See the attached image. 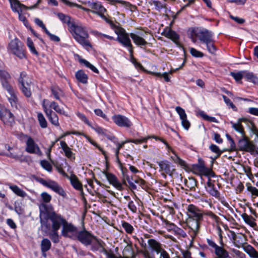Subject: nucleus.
Listing matches in <instances>:
<instances>
[{"mask_svg":"<svg viewBox=\"0 0 258 258\" xmlns=\"http://www.w3.org/2000/svg\"><path fill=\"white\" fill-rule=\"evenodd\" d=\"M202 32V28L192 27L189 29L188 35L191 41L196 43L199 42Z\"/></svg>","mask_w":258,"mask_h":258,"instance_id":"19","label":"nucleus"},{"mask_svg":"<svg viewBox=\"0 0 258 258\" xmlns=\"http://www.w3.org/2000/svg\"><path fill=\"white\" fill-rule=\"evenodd\" d=\"M110 2L112 4H114L115 3L121 4L124 5L125 7L130 8L131 10L133 8L136 9L137 7L136 6L133 5L130 2H126L122 0H107Z\"/></svg>","mask_w":258,"mask_h":258,"instance_id":"44","label":"nucleus"},{"mask_svg":"<svg viewBox=\"0 0 258 258\" xmlns=\"http://www.w3.org/2000/svg\"><path fill=\"white\" fill-rule=\"evenodd\" d=\"M198 184V181L196 179L195 177H190L188 178V179H184V184L185 185L189 188L190 189H192L195 188Z\"/></svg>","mask_w":258,"mask_h":258,"instance_id":"41","label":"nucleus"},{"mask_svg":"<svg viewBox=\"0 0 258 258\" xmlns=\"http://www.w3.org/2000/svg\"><path fill=\"white\" fill-rule=\"evenodd\" d=\"M49 236L50 239L54 243H58L59 242V236L58 233V230H51V232L48 231L45 233Z\"/></svg>","mask_w":258,"mask_h":258,"instance_id":"40","label":"nucleus"},{"mask_svg":"<svg viewBox=\"0 0 258 258\" xmlns=\"http://www.w3.org/2000/svg\"><path fill=\"white\" fill-rule=\"evenodd\" d=\"M55 15L63 24H67L69 31L72 28V26L76 24L74 19L69 15L60 12L55 13Z\"/></svg>","mask_w":258,"mask_h":258,"instance_id":"21","label":"nucleus"},{"mask_svg":"<svg viewBox=\"0 0 258 258\" xmlns=\"http://www.w3.org/2000/svg\"><path fill=\"white\" fill-rule=\"evenodd\" d=\"M131 62L134 65L135 67L138 69L142 71H145V69L143 65L140 62H138L135 57H132L130 59Z\"/></svg>","mask_w":258,"mask_h":258,"instance_id":"58","label":"nucleus"},{"mask_svg":"<svg viewBox=\"0 0 258 258\" xmlns=\"http://www.w3.org/2000/svg\"><path fill=\"white\" fill-rule=\"evenodd\" d=\"M199 173L205 175L208 177V178L210 177L214 176V172L212 171V169L206 167L204 169L202 170Z\"/></svg>","mask_w":258,"mask_h":258,"instance_id":"56","label":"nucleus"},{"mask_svg":"<svg viewBox=\"0 0 258 258\" xmlns=\"http://www.w3.org/2000/svg\"><path fill=\"white\" fill-rule=\"evenodd\" d=\"M49 107L50 108V109H53L57 113L59 114L63 115L67 117L68 116V113L62 108H60L58 104L55 101H53L51 102L49 104Z\"/></svg>","mask_w":258,"mask_h":258,"instance_id":"35","label":"nucleus"},{"mask_svg":"<svg viewBox=\"0 0 258 258\" xmlns=\"http://www.w3.org/2000/svg\"><path fill=\"white\" fill-rule=\"evenodd\" d=\"M117 28L118 29V31H115V33L117 35L116 41H118L123 46L125 47L130 46L132 44L130 37L131 38L133 42L137 46L143 49L145 51H146V46L147 45L152 46V43L147 42L143 37H142V36H143V33L137 32L136 33H130L128 34L124 28L120 27Z\"/></svg>","mask_w":258,"mask_h":258,"instance_id":"2","label":"nucleus"},{"mask_svg":"<svg viewBox=\"0 0 258 258\" xmlns=\"http://www.w3.org/2000/svg\"><path fill=\"white\" fill-rule=\"evenodd\" d=\"M175 110L179 115L180 119H181L183 118H185L187 116L185 111L184 109H183L180 106H176L175 107Z\"/></svg>","mask_w":258,"mask_h":258,"instance_id":"63","label":"nucleus"},{"mask_svg":"<svg viewBox=\"0 0 258 258\" xmlns=\"http://www.w3.org/2000/svg\"><path fill=\"white\" fill-rule=\"evenodd\" d=\"M242 217L244 221L250 226L253 227L256 225V223L254 222L255 219L251 216L244 213L242 215Z\"/></svg>","mask_w":258,"mask_h":258,"instance_id":"45","label":"nucleus"},{"mask_svg":"<svg viewBox=\"0 0 258 258\" xmlns=\"http://www.w3.org/2000/svg\"><path fill=\"white\" fill-rule=\"evenodd\" d=\"M41 251L43 256H46V252L48 251L51 247L50 241L48 238H43L40 244Z\"/></svg>","mask_w":258,"mask_h":258,"instance_id":"27","label":"nucleus"},{"mask_svg":"<svg viewBox=\"0 0 258 258\" xmlns=\"http://www.w3.org/2000/svg\"><path fill=\"white\" fill-rule=\"evenodd\" d=\"M245 254L239 250L230 248L227 251V258H244Z\"/></svg>","mask_w":258,"mask_h":258,"instance_id":"32","label":"nucleus"},{"mask_svg":"<svg viewBox=\"0 0 258 258\" xmlns=\"http://www.w3.org/2000/svg\"><path fill=\"white\" fill-rule=\"evenodd\" d=\"M79 61L81 63H83L86 67L89 68L93 72L97 74H99L98 70L87 60L83 58H81L80 59Z\"/></svg>","mask_w":258,"mask_h":258,"instance_id":"47","label":"nucleus"},{"mask_svg":"<svg viewBox=\"0 0 258 258\" xmlns=\"http://www.w3.org/2000/svg\"><path fill=\"white\" fill-rule=\"evenodd\" d=\"M189 52L191 55L195 57L201 58L204 56V54L202 52L199 51L193 47L189 49Z\"/></svg>","mask_w":258,"mask_h":258,"instance_id":"54","label":"nucleus"},{"mask_svg":"<svg viewBox=\"0 0 258 258\" xmlns=\"http://www.w3.org/2000/svg\"><path fill=\"white\" fill-rule=\"evenodd\" d=\"M71 234H69L67 237L72 240H78L85 246L90 245L93 241V238H95V235L90 231H87L85 228L82 230L75 232H69Z\"/></svg>","mask_w":258,"mask_h":258,"instance_id":"7","label":"nucleus"},{"mask_svg":"<svg viewBox=\"0 0 258 258\" xmlns=\"http://www.w3.org/2000/svg\"><path fill=\"white\" fill-rule=\"evenodd\" d=\"M93 240L95 241H92L91 244V250L92 251H99L100 247H102V244H104V242L102 240L98 238L96 236H95V238H93Z\"/></svg>","mask_w":258,"mask_h":258,"instance_id":"33","label":"nucleus"},{"mask_svg":"<svg viewBox=\"0 0 258 258\" xmlns=\"http://www.w3.org/2000/svg\"><path fill=\"white\" fill-rule=\"evenodd\" d=\"M43 110L45 113L49 122L56 127L59 126V118L58 115L52 111L51 109H48L45 104L44 100L42 104Z\"/></svg>","mask_w":258,"mask_h":258,"instance_id":"15","label":"nucleus"},{"mask_svg":"<svg viewBox=\"0 0 258 258\" xmlns=\"http://www.w3.org/2000/svg\"><path fill=\"white\" fill-rule=\"evenodd\" d=\"M227 234L234 244L238 247L243 246L246 243V237L244 235L241 233L228 230V232L227 233Z\"/></svg>","mask_w":258,"mask_h":258,"instance_id":"12","label":"nucleus"},{"mask_svg":"<svg viewBox=\"0 0 258 258\" xmlns=\"http://www.w3.org/2000/svg\"><path fill=\"white\" fill-rule=\"evenodd\" d=\"M245 252L247 253L250 258H258V251L250 245H247L243 247Z\"/></svg>","mask_w":258,"mask_h":258,"instance_id":"36","label":"nucleus"},{"mask_svg":"<svg viewBox=\"0 0 258 258\" xmlns=\"http://www.w3.org/2000/svg\"><path fill=\"white\" fill-rule=\"evenodd\" d=\"M215 183L217 184L215 180H212L210 178H208L207 182L206 188L207 191L212 196L218 197L220 195L219 192L216 189Z\"/></svg>","mask_w":258,"mask_h":258,"instance_id":"24","label":"nucleus"},{"mask_svg":"<svg viewBox=\"0 0 258 258\" xmlns=\"http://www.w3.org/2000/svg\"><path fill=\"white\" fill-rule=\"evenodd\" d=\"M46 187L61 196H63L66 194L63 188L55 181L49 180Z\"/></svg>","mask_w":258,"mask_h":258,"instance_id":"25","label":"nucleus"},{"mask_svg":"<svg viewBox=\"0 0 258 258\" xmlns=\"http://www.w3.org/2000/svg\"><path fill=\"white\" fill-rule=\"evenodd\" d=\"M91 8L95 12L107 11L106 9L100 3L93 2L90 5Z\"/></svg>","mask_w":258,"mask_h":258,"instance_id":"51","label":"nucleus"},{"mask_svg":"<svg viewBox=\"0 0 258 258\" xmlns=\"http://www.w3.org/2000/svg\"><path fill=\"white\" fill-rule=\"evenodd\" d=\"M50 91L51 92V97H52L55 100H58L60 103H63L61 97L64 96V93L63 91L60 87L58 86H51L50 87Z\"/></svg>","mask_w":258,"mask_h":258,"instance_id":"20","label":"nucleus"},{"mask_svg":"<svg viewBox=\"0 0 258 258\" xmlns=\"http://www.w3.org/2000/svg\"><path fill=\"white\" fill-rule=\"evenodd\" d=\"M200 114L203 118L205 120L213 122H217V119L215 117L210 116L206 114L204 111H201Z\"/></svg>","mask_w":258,"mask_h":258,"instance_id":"59","label":"nucleus"},{"mask_svg":"<svg viewBox=\"0 0 258 258\" xmlns=\"http://www.w3.org/2000/svg\"><path fill=\"white\" fill-rule=\"evenodd\" d=\"M76 115L79 117V118L85 124L88 125L89 127L92 124L91 122L88 119L87 117L86 116V115L81 113L79 111H78L76 113Z\"/></svg>","mask_w":258,"mask_h":258,"instance_id":"52","label":"nucleus"},{"mask_svg":"<svg viewBox=\"0 0 258 258\" xmlns=\"http://www.w3.org/2000/svg\"><path fill=\"white\" fill-rule=\"evenodd\" d=\"M162 35L167 38L171 39L175 43H177L179 39V35L174 30L169 29L168 30H165L162 33Z\"/></svg>","mask_w":258,"mask_h":258,"instance_id":"26","label":"nucleus"},{"mask_svg":"<svg viewBox=\"0 0 258 258\" xmlns=\"http://www.w3.org/2000/svg\"><path fill=\"white\" fill-rule=\"evenodd\" d=\"M187 214L188 218L187 223L189 228L192 231V239L197 235L201 222L203 220V214L196 206L190 204L187 207Z\"/></svg>","mask_w":258,"mask_h":258,"instance_id":"4","label":"nucleus"},{"mask_svg":"<svg viewBox=\"0 0 258 258\" xmlns=\"http://www.w3.org/2000/svg\"><path fill=\"white\" fill-rule=\"evenodd\" d=\"M0 119L8 126H12L15 123V116L11 111L0 104Z\"/></svg>","mask_w":258,"mask_h":258,"instance_id":"10","label":"nucleus"},{"mask_svg":"<svg viewBox=\"0 0 258 258\" xmlns=\"http://www.w3.org/2000/svg\"><path fill=\"white\" fill-rule=\"evenodd\" d=\"M211 37H213V33L206 29L202 28V32L199 42L204 44Z\"/></svg>","mask_w":258,"mask_h":258,"instance_id":"31","label":"nucleus"},{"mask_svg":"<svg viewBox=\"0 0 258 258\" xmlns=\"http://www.w3.org/2000/svg\"><path fill=\"white\" fill-rule=\"evenodd\" d=\"M42 206L45 211H42L40 207V223L42 230L45 233H47L50 230V226L48 223V220H50L52 222V230H58L61 226H62L61 234L64 237L69 236V232L77 231V227L71 223H68L61 215L57 214L54 211H48L47 206L44 204Z\"/></svg>","mask_w":258,"mask_h":258,"instance_id":"1","label":"nucleus"},{"mask_svg":"<svg viewBox=\"0 0 258 258\" xmlns=\"http://www.w3.org/2000/svg\"><path fill=\"white\" fill-rule=\"evenodd\" d=\"M90 127L92 130L95 131L98 134L101 135L105 137H106V136L108 135V133L109 132L107 130L98 125L97 124H95L94 126H93V125H92V124H91Z\"/></svg>","mask_w":258,"mask_h":258,"instance_id":"39","label":"nucleus"},{"mask_svg":"<svg viewBox=\"0 0 258 258\" xmlns=\"http://www.w3.org/2000/svg\"><path fill=\"white\" fill-rule=\"evenodd\" d=\"M22 11H21L19 12L18 10V14H19V21L23 22L24 25L28 29H29L31 32L34 35V36L37 37L39 39V40L43 43H44V40L40 37V35L36 33L35 31L30 26L29 21L27 19L26 17L23 15H22L21 13Z\"/></svg>","mask_w":258,"mask_h":258,"instance_id":"18","label":"nucleus"},{"mask_svg":"<svg viewBox=\"0 0 258 258\" xmlns=\"http://www.w3.org/2000/svg\"><path fill=\"white\" fill-rule=\"evenodd\" d=\"M176 158L174 160V162L179 164L183 169L187 172H191V165H189L184 160L181 159L177 155Z\"/></svg>","mask_w":258,"mask_h":258,"instance_id":"34","label":"nucleus"},{"mask_svg":"<svg viewBox=\"0 0 258 258\" xmlns=\"http://www.w3.org/2000/svg\"><path fill=\"white\" fill-rule=\"evenodd\" d=\"M215 41L213 40V37L210 38L204 44L206 45L207 50L211 54H215L217 50L216 47L214 43Z\"/></svg>","mask_w":258,"mask_h":258,"instance_id":"37","label":"nucleus"},{"mask_svg":"<svg viewBox=\"0 0 258 258\" xmlns=\"http://www.w3.org/2000/svg\"><path fill=\"white\" fill-rule=\"evenodd\" d=\"M10 188L18 196L24 197L26 195L25 192L16 185H10Z\"/></svg>","mask_w":258,"mask_h":258,"instance_id":"46","label":"nucleus"},{"mask_svg":"<svg viewBox=\"0 0 258 258\" xmlns=\"http://www.w3.org/2000/svg\"><path fill=\"white\" fill-rule=\"evenodd\" d=\"M40 165L43 168L48 172H51L52 170V167L51 164L46 160H41L40 162Z\"/></svg>","mask_w":258,"mask_h":258,"instance_id":"55","label":"nucleus"},{"mask_svg":"<svg viewBox=\"0 0 258 258\" xmlns=\"http://www.w3.org/2000/svg\"><path fill=\"white\" fill-rule=\"evenodd\" d=\"M247 189L252 195L258 197V189L251 186L250 183L247 184Z\"/></svg>","mask_w":258,"mask_h":258,"instance_id":"64","label":"nucleus"},{"mask_svg":"<svg viewBox=\"0 0 258 258\" xmlns=\"http://www.w3.org/2000/svg\"><path fill=\"white\" fill-rule=\"evenodd\" d=\"M242 122H245L248 126V122H250V120L245 118H241L238 120L237 122L234 123L231 121L230 122V123L231 124L232 127L234 130L239 133L241 137H244L245 132L244 128L241 125Z\"/></svg>","mask_w":258,"mask_h":258,"instance_id":"22","label":"nucleus"},{"mask_svg":"<svg viewBox=\"0 0 258 258\" xmlns=\"http://www.w3.org/2000/svg\"><path fill=\"white\" fill-rule=\"evenodd\" d=\"M209 149L212 152L216 154V155L215 156V159H217V158L220 157V156L223 152L222 151H221L217 145L213 144H212L210 146Z\"/></svg>","mask_w":258,"mask_h":258,"instance_id":"49","label":"nucleus"},{"mask_svg":"<svg viewBox=\"0 0 258 258\" xmlns=\"http://www.w3.org/2000/svg\"><path fill=\"white\" fill-rule=\"evenodd\" d=\"M72 186L76 190L81 189L83 187L82 183L79 181L77 176L72 173L69 178Z\"/></svg>","mask_w":258,"mask_h":258,"instance_id":"30","label":"nucleus"},{"mask_svg":"<svg viewBox=\"0 0 258 258\" xmlns=\"http://www.w3.org/2000/svg\"><path fill=\"white\" fill-rule=\"evenodd\" d=\"M157 163L159 167V171L161 172V175L164 178H165L167 174L170 176L173 174L174 169L173 168L171 163L169 161L164 160L157 161Z\"/></svg>","mask_w":258,"mask_h":258,"instance_id":"11","label":"nucleus"},{"mask_svg":"<svg viewBox=\"0 0 258 258\" xmlns=\"http://www.w3.org/2000/svg\"><path fill=\"white\" fill-rule=\"evenodd\" d=\"M8 50L9 53L16 56L20 59L26 58V49L24 44L16 37L8 44Z\"/></svg>","mask_w":258,"mask_h":258,"instance_id":"6","label":"nucleus"},{"mask_svg":"<svg viewBox=\"0 0 258 258\" xmlns=\"http://www.w3.org/2000/svg\"><path fill=\"white\" fill-rule=\"evenodd\" d=\"M205 167L204 161L200 158L198 159V163L191 165V172L195 174H199Z\"/></svg>","mask_w":258,"mask_h":258,"instance_id":"29","label":"nucleus"},{"mask_svg":"<svg viewBox=\"0 0 258 258\" xmlns=\"http://www.w3.org/2000/svg\"><path fill=\"white\" fill-rule=\"evenodd\" d=\"M102 173L105 176L109 184L117 190L122 191L127 189V181L125 178L122 177L120 181L117 177L112 173L105 170L103 171Z\"/></svg>","mask_w":258,"mask_h":258,"instance_id":"8","label":"nucleus"},{"mask_svg":"<svg viewBox=\"0 0 258 258\" xmlns=\"http://www.w3.org/2000/svg\"><path fill=\"white\" fill-rule=\"evenodd\" d=\"M173 233L174 235L182 238H185L187 236L186 232L178 226H177L176 228L175 229V230Z\"/></svg>","mask_w":258,"mask_h":258,"instance_id":"57","label":"nucleus"},{"mask_svg":"<svg viewBox=\"0 0 258 258\" xmlns=\"http://www.w3.org/2000/svg\"><path fill=\"white\" fill-rule=\"evenodd\" d=\"M66 5L70 7H76L77 8L85 10L81 5H79L76 3L71 2L68 0H60Z\"/></svg>","mask_w":258,"mask_h":258,"instance_id":"60","label":"nucleus"},{"mask_svg":"<svg viewBox=\"0 0 258 258\" xmlns=\"http://www.w3.org/2000/svg\"><path fill=\"white\" fill-rule=\"evenodd\" d=\"M28 78L27 73L25 71H22L20 73V76L17 79L19 89L27 98H29L32 96L31 90L32 82L31 81H28Z\"/></svg>","mask_w":258,"mask_h":258,"instance_id":"9","label":"nucleus"},{"mask_svg":"<svg viewBox=\"0 0 258 258\" xmlns=\"http://www.w3.org/2000/svg\"><path fill=\"white\" fill-rule=\"evenodd\" d=\"M113 122L118 126L121 127L130 128L133 123L132 121L124 115L114 114L112 116Z\"/></svg>","mask_w":258,"mask_h":258,"instance_id":"13","label":"nucleus"},{"mask_svg":"<svg viewBox=\"0 0 258 258\" xmlns=\"http://www.w3.org/2000/svg\"><path fill=\"white\" fill-rule=\"evenodd\" d=\"M11 79L12 77L7 70L0 69V83L2 87L10 95V97H8V100L11 106L17 109L19 105L17 92L11 84Z\"/></svg>","mask_w":258,"mask_h":258,"instance_id":"3","label":"nucleus"},{"mask_svg":"<svg viewBox=\"0 0 258 258\" xmlns=\"http://www.w3.org/2000/svg\"><path fill=\"white\" fill-rule=\"evenodd\" d=\"M94 111L95 114L96 115L103 118L106 121H109V118L107 117V115L105 113H103V112L102 111V110L101 109H100V108L95 109Z\"/></svg>","mask_w":258,"mask_h":258,"instance_id":"62","label":"nucleus"},{"mask_svg":"<svg viewBox=\"0 0 258 258\" xmlns=\"http://www.w3.org/2000/svg\"><path fill=\"white\" fill-rule=\"evenodd\" d=\"M22 135L25 138H27V141L26 142V147L25 150L27 152L30 154H34L36 153V150H37V153L40 152V149L38 146L35 143L34 140L31 137H29L27 135H24L22 133Z\"/></svg>","mask_w":258,"mask_h":258,"instance_id":"16","label":"nucleus"},{"mask_svg":"<svg viewBox=\"0 0 258 258\" xmlns=\"http://www.w3.org/2000/svg\"><path fill=\"white\" fill-rule=\"evenodd\" d=\"M60 145L65 156L71 161H75V154L72 152V149L68 146L66 142L64 141H61L60 142Z\"/></svg>","mask_w":258,"mask_h":258,"instance_id":"23","label":"nucleus"},{"mask_svg":"<svg viewBox=\"0 0 258 258\" xmlns=\"http://www.w3.org/2000/svg\"><path fill=\"white\" fill-rule=\"evenodd\" d=\"M77 80L83 84L88 83V76L83 70H79L75 73Z\"/></svg>","mask_w":258,"mask_h":258,"instance_id":"28","label":"nucleus"},{"mask_svg":"<svg viewBox=\"0 0 258 258\" xmlns=\"http://www.w3.org/2000/svg\"><path fill=\"white\" fill-rule=\"evenodd\" d=\"M11 8L14 12H18L19 7H26L24 4L20 3L18 0H9Z\"/></svg>","mask_w":258,"mask_h":258,"instance_id":"43","label":"nucleus"},{"mask_svg":"<svg viewBox=\"0 0 258 258\" xmlns=\"http://www.w3.org/2000/svg\"><path fill=\"white\" fill-rule=\"evenodd\" d=\"M122 227L124 229L125 231L128 234H132L134 230V228L133 226L130 224L129 223L122 221L121 223Z\"/></svg>","mask_w":258,"mask_h":258,"instance_id":"48","label":"nucleus"},{"mask_svg":"<svg viewBox=\"0 0 258 258\" xmlns=\"http://www.w3.org/2000/svg\"><path fill=\"white\" fill-rule=\"evenodd\" d=\"M241 139L239 140L238 142V146L239 149L241 151H244L246 152L253 153L256 151L255 146L250 142L248 138L244 135V137H241Z\"/></svg>","mask_w":258,"mask_h":258,"instance_id":"14","label":"nucleus"},{"mask_svg":"<svg viewBox=\"0 0 258 258\" xmlns=\"http://www.w3.org/2000/svg\"><path fill=\"white\" fill-rule=\"evenodd\" d=\"M37 118L39 124L42 128H46L47 127V121L42 112H38L37 113Z\"/></svg>","mask_w":258,"mask_h":258,"instance_id":"38","label":"nucleus"},{"mask_svg":"<svg viewBox=\"0 0 258 258\" xmlns=\"http://www.w3.org/2000/svg\"><path fill=\"white\" fill-rule=\"evenodd\" d=\"M55 167L56 168L57 172L60 174L62 176L64 177H66L67 178H69V176L68 174L66 173V172L64 171V170L62 168V164H56L54 165Z\"/></svg>","mask_w":258,"mask_h":258,"instance_id":"61","label":"nucleus"},{"mask_svg":"<svg viewBox=\"0 0 258 258\" xmlns=\"http://www.w3.org/2000/svg\"><path fill=\"white\" fill-rule=\"evenodd\" d=\"M140 141H139L138 140V138H134V139H127L124 141H123L121 143H118L116 146V148L118 149V150H120L121 148H122L124 145V144H125L126 143H134L135 144H140Z\"/></svg>","mask_w":258,"mask_h":258,"instance_id":"42","label":"nucleus"},{"mask_svg":"<svg viewBox=\"0 0 258 258\" xmlns=\"http://www.w3.org/2000/svg\"><path fill=\"white\" fill-rule=\"evenodd\" d=\"M72 27L70 32L75 41L86 49L88 47L92 48V45L88 40L89 35L87 28L81 24H75Z\"/></svg>","mask_w":258,"mask_h":258,"instance_id":"5","label":"nucleus"},{"mask_svg":"<svg viewBox=\"0 0 258 258\" xmlns=\"http://www.w3.org/2000/svg\"><path fill=\"white\" fill-rule=\"evenodd\" d=\"M147 243L148 247L152 252H155L158 254L164 250L163 244L155 239H149Z\"/></svg>","mask_w":258,"mask_h":258,"instance_id":"17","label":"nucleus"},{"mask_svg":"<svg viewBox=\"0 0 258 258\" xmlns=\"http://www.w3.org/2000/svg\"><path fill=\"white\" fill-rule=\"evenodd\" d=\"M215 253L219 258H226V250L218 246L215 249Z\"/></svg>","mask_w":258,"mask_h":258,"instance_id":"50","label":"nucleus"},{"mask_svg":"<svg viewBox=\"0 0 258 258\" xmlns=\"http://www.w3.org/2000/svg\"><path fill=\"white\" fill-rule=\"evenodd\" d=\"M137 136H138V140L139 141H140V142H141L140 144L147 143L148 140L151 138L154 139L156 141H158V138H159V137H158V136H156L155 135L148 136L146 137H143L140 136L139 135L138 133L137 134Z\"/></svg>","mask_w":258,"mask_h":258,"instance_id":"53","label":"nucleus"}]
</instances>
